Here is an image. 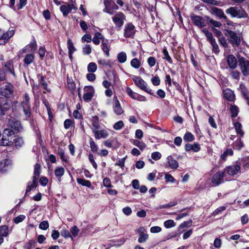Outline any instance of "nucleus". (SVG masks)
<instances>
[{"instance_id": "obj_1", "label": "nucleus", "mask_w": 249, "mask_h": 249, "mask_svg": "<svg viewBox=\"0 0 249 249\" xmlns=\"http://www.w3.org/2000/svg\"><path fill=\"white\" fill-rule=\"evenodd\" d=\"M14 137V132L13 130L9 128L4 129L2 134V138L0 140V145L8 146L13 143Z\"/></svg>"}, {"instance_id": "obj_2", "label": "nucleus", "mask_w": 249, "mask_h": 249, "mask_svg": "<svg viewBox=\"0 0 249 249\" xmlns=\"http://www.w3.org/2000/svg\"><path fill=\"white\" fill-rule=\"evenodd\" d=\"M227 14L231 15L232 18H245L248 16L245 10L241 7H231L226 10Z\"/></svg>"}, {"instance_id": "obj_3", "label": "nucleus", "mask_w": 249, "mask_h": 249, "mask_svg": "<svg viewBox=\"0 0 249 249\" xmlns=\"http://www.w3.org/2000/svg\"><path fill=\"white\" fill-rule=\"evenodd\" d=\"M225 36H229V41L233 47L238 46L241 43V38L240 36L231 30H225Z\"/></svg>"}, {"instance_id": "obj_4", "label": "nucleus", "mask_w": 249, "mask_h": 249, "mask_svg": "<svg viewBox=\"0 0 249 249\" xmlns=\"http://www.w3.org/2000/svg\"><path fill=\"white\" fill-rule=\"evenodd\" d=\"M40 165L39 164H36L34 167V176L32 184H29L27 186L26 192H30L32 188L36 187L37 183V178L40 174Z\"/></svg>"}, {"instance_id": "obj_5", "label": "nucleus", "mask_w": 249, "mask_h": 249, "mask_svg": "<svg viewBox=\"0 0 249 249\" xmlns=\"http://www.w3.org/2000/svg\"><path fill=\"white\" fill-rule=\"evenodd\" d=\"M239 66L244 76L249 75V60L243 57H239Z\"/></svg>"}, {"instance_id": "obj_6", "label": "nucleus", "mask_w": 249, "mask_h": 249, "mask_svg": "<svg viewBox=\"0 0 249 249\" xmlns=\"http://www.w3.org/2000/svg\"><path fill=\"white\" fill-rule=\"evenodd\" d=\"M133 80L135 85L140 89L150 94H152V93L151 92V90H149L147 88L146 83L140 77L135 76L133 78Z\"/></svg>"}, {"instance_id": "obj_7", "label": "nucleus", "mask_w": 249, "mask_h": 249, "mask_svg": "<svg viewBox=\"0 0 249 249\" xmlns=\"http://www.w3.org/2000/svg\"><path fill=\"white\" fill-rule=\"evenodd\" d=\"M30 98L27 93L24 95V100L21 103V106L23 108L24 114L27 117H29L31 114V107L29 104Z\"/></svg>"}, {"instance_id": "obj_8", "label": "nucleus", "mask_w": 249, "mask_h": 249, "mask_svg": "<svg viewBox=\"0 0 249 249\" xmlns=\"http://www.w3.org/2000/svg\"><path fill=\"white\" fill-rule=\"evenodd\" d=\"M112 106L113 112L116 115H120L124 113V110L116 95L113 97Z\"/></svg>"}, {"instance_id": "obj_9", "label": "nucleus", "mask_w": 249, "mask_h": 249, "mask_svg": "<svg viewBox=\"0 0 249 249\" xmlns=\"http://www.w3.org/2000/svg\"><path fill=\"white\" fill-rule=\"evenodd\" d=\"M13 92L14 87L10 83H8L3 87L0 88V94L6 97H11Z\"/></svg>"}, {"instance_id": "obj_10", "label": "nucleus", "mask_w": 249, "mask_h": 249, "mask_svg": "<svg viewBox=\"0 0 249 249\" xmlns=\"http://www.w3.org/2000/svg\"><path fill=\"white\" fill-rule=\"evenodd\" d=\"M15 34L14 30L8 31L6 33H4L2 30L0 29V44H5L7 41L12 37Z\"/></svg>"}, {"instance_id": "obj_11", "label": "nucleus", "mask_w": 249, "mask_h": 249, "mask_svg": "<svg viewBox=\"0 0 249 249\" xmlns=\"http://www.w3.org/2000/svg\"><path fill=\"white\" fill-rule=\"evenodd\" d=\"M125 19L124 15L121 12L117 13L114 16L112 17V20L115 24L118 27H121L124 23Z\"/></svg>"}, {"instance_id": "obj_12", "label": "nucleus", "mask_w": 249, "mask_h": 249, "mask_svg": "<svg viewBox=\"0 0 249 249\" xmlns=\"http://www.w3.org/2000/svg\"><path fill=\"white\" fill-rule=\"evenodd\" d=\"M84 90L85 93L83 95V99L86 102H89L93 97L94 94V89L91 86H87L84 88Z\"/></svg>"}, {"instance_id": "obj_13", "label": "nucleus", "mask_w": 249, "mask_h": 249, "mask_svg": "<svg viewBox=\"0 0 249 249\" xmlns=\"http://www.w3.org/2000/svg\"><path fill=\"white\" fill-rule=\"evenodd\" d=\"M225 173L224 172H218L216 173L212 178V183L215 185L217 186L224 182V177Z\"/></svg>"}, {"instance_id": "obj_14", "label": "nucleus", "mask_w": 249, "mask_h": 249, "mask_svg": "<svg viewBox=\"0 0 249 249\" xmlns=\"http://www.w3.org/2000/svg\"><path fill=\"white\" fill-rule=\"evenodd\" d=\"M135 33V26L131 23L125 25L124 28V36L126 38L131 37Z\"/></svg>"}, {"instance_id": "obj_15", "label": "nucleus", "mask_w": 249, "mask_h": 249, "mask_svg": "<svg viewBox=\"0 0 249 249\" xmlns=\"http://www.w3.org/2000/svg\"><path fill=\"white\" fill-rule=\"evenodd\" d=\"M241 169L239 165L229 166L224 169V172L227 173L229 175L233 176L238 174Z\"/></svg>"}, {"instance_id": "obj_16", "label": "nucleus", "mask_w": 249, "mask_h": 249, "mask_svg": "<svg viewBox=\"0 0 249 249\" xmlns=\"http://www.w3.org/2000/svg\"><path fill=\"white\" fill-rule=\"evenodd\" d=\"M99 127H95L93 129V132L94 133V137L96 139L101 138H106L109 135L108 131L105 129L98 130Z\"/></svg>"}, {"instance_id": "obj_17", "label": "nucleus", "mask_w": 249, "mask_h": 249, "mask_svg": "<svg viewBox=\"0 0 249 249\" xmlns=\"http://www.w3.org/2000/svg\"><path fill=\"white\" fill-rule=\"evenodd\" d=\"M138 232L140 233L138 242L140 243L145 242L148 238V235L145 229L143 227H140L138 229Z\"/></svg>"}, {"instance_id": "obj_18", "label": "nucleus", "mask_w": 249, "mask_h": 249, "mask_svg": "<svg viewBox=\"0 0 249 249\" xmlns=\"http://www.w3.org/2000/svg\"><path fill=\"white\" fill-rule=\"evenodd\" d=\"M8 124L12 129L18 132H20L22 129V127L20 122L15 119L10 120Z\"/></svg>"}, {"instance_id": "obj_19", "label": "nucleus", "mask_w": 249, "mask_h": 249, "mask_svg": "<svg viewBox=\"0 0 249 249\" xmlns=\"http://www.w3.org/2000/svg\"><path fill=\"white\" fill-rule=\"evenodd\" d=\"M113 2H114L112 0H105L104 1L105 8L104 9L103 11L110 15H113L114 14L112 10Z\"/></svg>"}, {"instance_id": "obj_20", "label": "nucleus", "mask_w": 249, "mask_h": 249, "mask_svg": "<svg viewBox=\"0 0 249 249\" xmlns=\"http://www.w3.org/2000/svg\"><path fill=\"white\" fill-rule=\"evenodd\" d=\"M227 62L229 67L231 69H234L237 66V62L236 58L233 55L230 54L228 56Z\"/></svg>"}, {"instance_id": "obj_21", "label": "nucleus", "mask_w": 249, "mask_h": 249, "mask_svg": "<svg viewBox=\"0 0 249 249\" xmlns=\"http://www.w3.org/2000/svg\"><path fill=\"white\" fill-rule=\"evenodd\" d=\"M191 19L196 26L201 28L205 26V23L202 18L198 16H194L191 17Z\"/></svg>"}, {"instance_id": "obj_22", "label": "nucleus", "mask_w": 249, "mask_h": 249, "mask_svg": "<svg viewBox=\"0 0 249 249\" xmlns=\"http://www.w3.org/2000/svg\"><path fill=\"white\" fill-rule=\"evenodd\" d=\"M211 11L213 14H215L219 18H224L225 19H227V16L225 15L222 9L214 7L212 8Z\"/></svg>"}, {"instance_id": "obj_23", "label": "nucleus", "mask_w": 249, "mask_h": 249, "mask_svg": "<svg viewBox=\"0 0 249 249\" xmlns=\"http://www.w3.org/2000/svg\"><path fill=\"white\" fill-rule=\"evenodd\" d=\"M166 161L168 166L173 169H176L178 167V163L171 156H169L166 158Z\"/></svg>"}, {"instance_id": "obj_24", "label": "nucleus", "mask_w": 249, "mask_h": 249, "mask_svg": "<svg viewBox=\"0 0 249 249\" xmlns=\"http://www.w3.org/2000/svg\"><path fill=\"white\" fill-rule=\"evenodd\" d=\"M223 96L224 98L230 101H233L234 98L233 92L229 89L224 90Z\"/></svg>"}, {"instance_id": "obj_25", "label": "nucleus", "mask_w": 249, "mask_h": 249, "mask_svg": "<svg viewBox=\"0 0 249 249\" xmlns=\"http://www.w3.org/2000/svg\"><path fill=\"white\" fill-rule=\"evenodd\" d=\"M105 40L104 37L102 36V35L99 32H96L94 34V36L92 39V41L93 43L95 45H99L100 43V40Z\"/></svg>"}, {"instance_id": "obj_26", "label": "nucleus", "mask_w": 249, "mask_h": 249, "mask_svg": "<svg viewBox=\"0 0 249 249\" xmlns=\"http://www.w3.org/2000/svg\"><path fill=\"white\" fill-rule=\"evenodd\" d=\"M36 41H34L26 46L25 49L23 50V51L34 52L36 49Z\"/></svg>"}, {"instance_id": "obj_27", "label": "nucleus", "mask_w": 249, "mask_h": 249, "mask_svg": "<svg viewBox=\"0 0 249 249\" xmlns=\"http://www.w3.org/2000/svg\"><path fill=\"white\" fill-rule=\"evenodd\" d=\"M15 146L17 147H20L22 146L24 143V141L22 137L17 136L14 139Z\"/></svg>"}, {"instance_id": "obj_28", "label": "nucleus", "mask_w": 249, "mask_h": 249, "mask_svg": "<svg viewBox=\"0 0 249 249\" xmlns=\"http://www.w3.org/2000/svg\"><path fill=\"white\" fill-rule=\"evenodd\" d=\"M77 182L78 184L83 186L90 188L91 186V184L90 181L85 180V179L81 178H77L76 179Z\"/></svg>"}, {"instance_id": "obj_29", "label": "nucleus", "mask_w": 249, "mask_h": 249, "mask_svg": "<svg viewBox=\"0 0 249 249\" xmlns=\"http://www.w3.org/2000/svg\"><path fill=\"white\" fill-rule=\"evenodd\" d=\"M34 55L33 54H28L26 55L24 59V62L25 65L31 64L34 60Z\"/></svg>"}, {"instance_id": "obj_30", "label": "nucleus", "mask_w": 249, "mask_h": 249, "mask_svg": "<svg viewBox=\"0 0 249 249\" xmlns=\"http://www.w3.org/2000/svg\"><path fill=\"white\" fill-rule=\"evenodd\" d=\"M234 128L237 132V134L240 135V137H243L244 135V132L242 131L241 127L242 125L240 123L238 122H236L234 123Z\"/></svg>"}, {"instance_id": "obj_31", "label": "nucleus", "mask_w": 249, "mask_h": 249, "mask_svg": "<svg viewBox=\"0 0 249 249\" xmlns=\"http://www.w3.org/2000/svg\"><path fill=\"white\" fill-rule=\"evenodd\" d=\"M126 54L124 52H121L118 54L117 59L121 63H124L126 61Z\"/></svg>"}, {"instance_id": "obj_32", "label": "nucleus", "mask_w": 249, "mask_h": 249, "mask_svg": "<svg viewBox=\"0 0 249 249\" xmlns=\"http://www.w3.org/2000/svg\"><path fill=\"white\" fill-rule=\"evenodd\" d=\"M130 65L132 67L135 69H138L141 66V63L137 58H135L131 60Z\"/></svg>"}, {"instance_id": "obj_33", "label": "nucleus", "mask_w": 249, "mask_h": 249, "mask_svg": "<svg viewBox=\"0 0 249 249\" xmlns=\"http://www.w3.org/2000/svg\"><path fill=\"white\" fill-rule=\"evenodd\" d=\"M230 110L231 113V116L232 118H234L237 116L238 113V108L237 107L233 106V105H231Z\"/></svg>"}, {"instance_id": "obj_34", "label": "nucleus", "mask_w": 249, "mask_h": 249, "mask_svg": "<svg viewBox=\"0 0 249 249\" xmlns=\"http://www.w3.org/2000/svg\"><path fill=\"white\" fill-rule=\"evenodd\" d=\"M102 49L106 55L108 57L109 56V48L105 40L102 41Z\"/></svg>"}, {"instance_id": "obj_35", "label": "nucleus", "mask_w": 249, "mask_h": 249, "mask_svg": "<svg viewBox=\"0 0 249 249\" xmlns=\"http://www.w3.org/2000/svg\"><path fill=\"white\" fill-rule=\"evenodd\" d=\"M183 139L186 142H192L195 140V136L191 133L187 132L184 134Z\"/></svg>"}, {"instance_id": "obj_36", "label": "nucleus", "mask_w": 249, "mask_h": 249, "mask_svg": "<svg viewBox=\"0 0 249 249\" xmlns=\"http://www.w3.org/2000/svg\"><path fill=\"white\" fill-rule=\"evenodd\" d=\"M65 170L63 167H58L54 171L55 175L57 178H60L64 174Z\"/></svg>"}, {"instance_id": "obj_37", "label": "nucleus", "mask_w": 249, "mask_h": 249, "mask_svg": "<svg viewBox=\"0 0 249 249\" xmlns=\"http://www.w3.org/2000/svg\"><path fill=\"white\" fill-rule=\"evenodd\" d=\"M67 47L69 50L68 53H73L76 51V49L75 48L72 41L69 39L67 41Z\"/></svg>"}, {"instance_id": "obj_38", "label": "nucleus", "mask_w": 249, "mask_h": 249, "mask_svg": "<svg viewBox=\"0 0 249 249\" xmlns=\"http://www.w3.org/2000/svg\"><path fill=\"white\" fill-rule=\"evenodd\" d=\"M97 65L94 62L89 63L87 67L88 71L89 72H94L97 70Z\"/></svg>"}, {"instance_id": "obj_39", "label": "nucleus", "mask_w": 249, "mask_h": 249, "mask_svg": "<svg viewBox=\"0 0 249 249\" xmlns=\"http://www.w3.org/2000/svg\"><path fill=\"white\" fill-rule=\"evenodd\" d=\"M8 234V228L6 226H2L0 227V236H6Z\"/></svg>"}, {"instance_id": "obj_40", "label": "nucleus", "mask_w": 249, "mask_h": 249, "mask_svg": "<svg viewBox=\"0 0 249 249\" xmlns=\"http://www.w3.org/2000/svg\"><path fill=\"white\" fill-rule=\"evenodd\" d=\"M83 53L85 55H89L91 53V47L89 45L86 44L82 49Z\"/></svg>"}, {"instance_id": "obj_41", "label": "nucleus", "mask_w": 249, "mask_h": 249, "mask_svg": "<svg viewBox=\"0 0 249 249\" xmlns=\"http://www.w3.org/2000/svg\"><path fill=\"white\" fill-rule=\"evenodd\" d=\"M233 151L231 149H228L226 151H225L223 154H222L221 156V158L223 159L224 160H226V158L228 156H232L233 155Z\"/></svg>"}, {"instance_id": "obj_42", "label": "nucleus", "mask_w": 249, "mask_h": 249, "mask_svg": "<svg viewBox=\"0 0 249 249\" xmlns=\"http://www.w3.org/2000/svg\"><path fill=\"white\" fill-rule=\"evenodd\" d=\"M4 67L8 70L11 73L15 75V72L13 70V66L11 62H8L4 65Z\"/></svg>"}, {"instance_id": "obj_43", "label": "nucleus", "mask_w": 249, "mask_h": 249, "mask_svg": "<svg viewBox=\"0 0 249 249\" xmlns=\"http://www.w3.org/2000/svg\"><path fill=\"white\" fill-rule=\"evenodd\" d=\"M60 10L64 17H66L71 12L70 10L68 8V6L65 5L61 6Z\"/></svg>"}, {"instance_id": "obj_44", "label": "nucleus", "mask_w": 249, "mask_h": 249, "mask_svg": "<svg viewBox=\"0 0 249 249\" xmlns=\"http://www.w3.org/2000/svg\"><path fill=\"white\" fill-rule=\"evenodd\" d=\"M133 144L138 146L142 150H143L146 147V144L143 142L137 140L134 141Z\"/></svg>"}, {"instance_id": "obj_45", "label": "nucleus", "mask_w": 249, "mask_h": 249, "mask_svg": "<svg viewBox=\"0 0 249 249\" xmlns=\"http://www.w3.org/2000/svg\"><path fill=\"white\" fill-rule=\"evenodd\" d=\"M164 226L166 228H171L176 226L175 222L173 220H168L164 222Z\"/></svg>"}, {"instance_id": "obj_46", "label": "nucleus", "mask_w": 249, "mask_h": 249, "mask_svg": "<svg viewBox=\"0 0 249 249\" xmlns=\"http://www.w3.org/2000/svg\"><path fill=\"white\" fill-rule=\"evenodd\" d=\"M75 0H71L67 4L68 8L71 12L72 10H76L77 7H76Z\"/></svg>"}, {"instance_id": "obj_47", "label": "nucleus", "mask_w": 249, "mask_h": 249, "mask_svg": "<svg viewBox=\"0 0 249 249\" xmlns=\"http://www.w3.org/2000/svg\"><path fill=\"white\" fill-rule=\"evenodd\" d=\"M211 45L213 47V51L215 53H218L219 52V47L217 44L215 40H213L212 41L210 42Z\"/></svg>"}, {"instance_id": "obj_48", "label": "nucleus", "mask_w": 249, "mask_h": 249, "mask_svg": "<svg viewBox=\"0 0 249 249\" xmlns=\"http://www.w3.org/2000/svg\"><path fill=\"white\" fill-rule=\"evenodd\" d=\"M163 58L167 60L170 63H172V60L170 56L168 54V52L166 49L163 50Z\"/></svg>"}, {"instance_id": "obj_49", "label": "nucleus", "mask_w": 249, "mask_h": 249, "mask_svg": "<svg viewBox=\"0 0 249 249\" xmlns=\"http://www.w3.org/2000/svg\"><path fill=\"white\" fill-rule=\"evenodd\" d=\"M243 146V142L241 141V139H238L234 143L233 147L240 150Z\"/></svg>"}, {"instance_id": "obj_50", "label": "nucleus", "mask_w": 249, "mask_h": 249, "mask_svg": "<svg viewBox=\"0 0 249 249\" xmlns=\"http://www.w3.org/2000/svg\"><path fill=\"white\" fill-rule=\"evenodd\" d=\"M126 92L127 93V94L132 99H134L137 93L133 91L129 87H127L126 88Z\"/></svg>"}, {"instance_id": "obj_51", "label": "nucleus", "mask_w": 249, "mask_h": 249, "mask_svg": "<svg viewBox=\"0 0 249 249\" xmlns=\"http://www.w3.org/2000/svg\"><path fill=\"white\" fill-rule=\"evenodd\" d=\"M89 144L91 150L92 152H96L97 151L98 146L92 139H90L89 140Z\"/></svg>"}, {"instance_id": "obj_52", "label": "nucleus", "mask_w": 249, "mask_h": 249, "mask_svg": "<svg viewBox=\"0 0 249 249\" xmlns=\"http://www.w3.org/2000/svg\"><path fill=\"white\" fill-rule=\"evenodd\" d=\"M124 126V124L122 121H119L113 125V128L115 130H118L121 129Z\"/></svg>"}, {"instance_id": "obj_53", "label": "nucleus", "mask_w": 249, "mask_h": 249, "mask_svg": "<svg viewBox=\"0 0 249 249\" xmlns=\"http://www.w3.org/2000/svg\"><path fill=\"white\" fill-rule=\"evenodd\" d=\"M192 223V220H191L188 221L183 222L182 223H181L179 225L178 229L179 230H181V229H183V228H184L186 227H189L191 226Z\"/></svg>"}, {"instance_id": "obj_54", "label": "nucleus", "mask_w": 249, "mask_h": 249, "mask_svg": "<svg viewBox=\"0 0 249 249\" xmlns=\"http://www.w3.org/2000/svg\"><path fill=\"white\" fill-rule=\"evenodd\" d=\"M203 33L206 36L208 40L210 42L212 41L213 40H214L215 39L213 37L212 34L209 32L207 30H204L203 31Z\"/></svg>"}, {"instance_id": "obj_55", "label": "nucleus", "mask_w": 249, "mask_h": 249, "mask_svg": "<svg viewBox=\"0 0 249 249\" xmlns=\"http://www.w3.org/2000/svg\"><path fill=\"white\" fill-rule=\"evenodd\" d=\"M49 227V224L48 221H43L41 222L39 225V228L43 230H47Z\"/></svg>"}, {"instance_id": "obj_56", "label": "nucleus", "mask_w": 249, "mask_h": 249, "mask_svg": "<svg viewBox=\"0 0 249 249\" xmlns=\"http://www.w3.org/2000/svg\"><path fill=\"white\" fill-rule=\"evenodd\" d=\"M156 60L155 57L150 56L147 59V63L150 67H153L156 64Z\"/></svg>"}, {"instance_id": "obj_57", "label": "nucleus", "mask_w": 249, "mask_h": 249, "mask_svg": "<svg viewBox=\"0 0 249 249\" xmlns=\"http://www.w3.org/2000/svg\"><path fill=\"white\" fill-rule=\"evenodd\" d=\"M25 218L26 216L24 215L21 214L16 217L14 219V221L16 224H18L20 222L23 221L25 219Z\"/></svg>"}, {"instance_id": "obj_58", "label": "nucleus", "mask_w": 249, "mask_h": 249, "mask_svg": "<svg viewBox=\"0 0 249 249\" xmlns=\"http://www.w3.org/2000/svg\"><path fill=\"white\" fill-rule=\"evenodd\" d=\"M67 85L69 89L72 90L75 88V84L73 81L69 78H68Z\"/></svg>"}, {"instance_id": "obj_59", "label": "nucleus", "mask_w": 249, "mask_h": 249, "mask_svg": "<svg viewBox=\"0 0 249 249\" xmlns=\"http://www.w3.org/2000/svg\"><path fill=\"white\" fill-rule=\"evenodd\" d=\"M161 157V154L159 152H154L151 154V158L155 160H160Z\"/></svg>"}, {"instance_id": "obj_60", "label": "nucleus", "mask_w": 249, "mask_h": 249, "mask_svg": "<svg viewBox=\"0 0 249 249\" xmlns=\"http://www.w3.org/2000/svg\"><path fill=\"white\" fill-rule=\"evenodd\" d=\"M39 85H41L44 89L47 90L48 84L45 81L43 76H41L39 80Z\"/></svg>"}, {"instance_id": "obj_61", "label": "nucleus", "mask_w": 249, "mask_h": 249, "mask_svg": "<svg viewBox=\"0 0 249 249\" xmlns=\"http://www.w3.org/2000/svg\"><path fill=\"white\" fill-rule=\"evenodd\" d=\"M70 232H71L73 236L76 237L78 235L79 229L77 226H74L71 229Z\"/></svg>"}, {"instance_id": "obj_62", "label": "nucleus", "mask_w": 249, "mask_h": 249, "mask_svg": "<svg viewBox=\"0 0 249 249\" xmlns=\"http://www.w3.org/2000/svg\"><path fill=\"white\" fill-rule=\"evenodd\" d=\"M225 209H226V207L224 206L220 207L218 208L217 209H216L215 210H214L213 212L212 215H217V214H219L220 213H221L222 211H224L225 210Z\"/></svg>"}, {"instance_id": "obj_63", "label": "nucleus", "mask_w": 249, "mask_h": 249, "mask_svg": "<svg viewBox=\"0 0 249 249\" xmlns=\"http://www.w3.org/2000/svg\"><path fill=\"white\" fill-rule=\"evenodd\" d=\"M61 234V235L65 238H67L71 237L73 240V238L72 237V236L70 233V232L67 230H63L62 231Z\"/></svg>"}, {"instance_id": "obj_64", "label": "nucleus", "mask_w": 249, "mask_h": 249, "mask_svg": "<svg viewBox=\"0 0 249 249\" xmlns=\"http://www.w3.org/2000/svg\"><path fill=\"white\" fill-rule=\"evenodd\" d=\"M151 82L154 86H158L160 84V79L158 76H154L151 79Z\"/></svg>"}]
</instances>
